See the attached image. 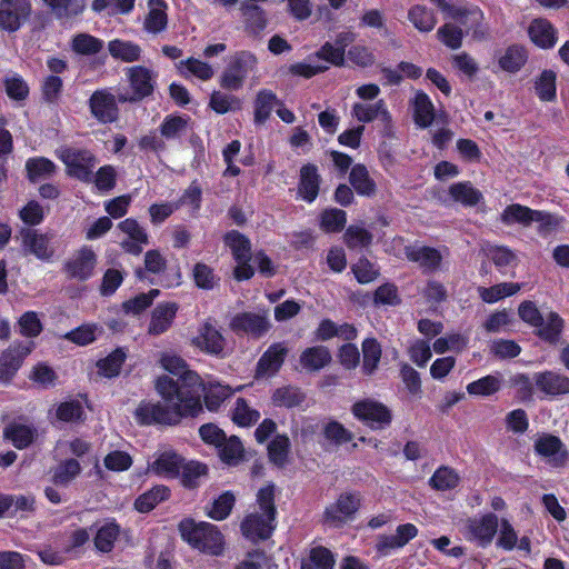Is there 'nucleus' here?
Segmentation results:
<instances>
[{"label":"nucleus","mask_w":569,"mask_h":569,"mask_svg":"<svg viewBox=\"0 0 569 569\" xmlns=\"http://www.w3.org/2000/svg\"><path fill=\"white\" fill-rule=\"evenodd\" d=\"M156 390L164 403L142 401L134 411V418L140 425H176L182 417H194L202 411L197 395L183 396L177 382L168 376L157 379Z\"/></svg>","instance_id":"nucleus-1"},{"label":"nucleus","mask_w":569,"mask_h":569,"mask_svg":"<svg viewBox=\"0 0 569 569\" xmlns=\"http://www.w3.org/2000/svg\"><path fill=\"white\" fill-rule=\"evenodd\" d=\"M442 13L447 22L437 31L438 39L450 49H458L462 44L465 32H472L476 39L485 38L487 29L482 27L483 13L477 7L466 6L453 0H429Z\"/></svg>","instance_id":"nucleus-2"},{"label":"nucleus","mask_w":569,"mask_h":569,"mask_svg":"<svg viewBox=\"0 0 569 569\" xmlns=\"http://www.w3.org/2000/svg\"><path fill=\"white\" fill-rule=\"evenodd\" d=\"M257 501L259 511L248 515L241 523L243 536L252 541L269 538L274 529L273 486L261 488Z\"/></svg>","instance_id":"nucleus-3"},{"label":"nucleus","mask_w":569,"mask_h":569,"mask_svg":"<svg viewBox=\"0 0 569 569\" xmlns=\"http://www.w3.org/2000/svg\"><path fill=\"white\" fill-rule=\"evenodd\" d=\"M179 531L186 542L204 553L220 556L224 550V538L212 523L184 519L179 525Z\"/></svg>","instance_id":"nucleus-4"},{"label":"nucleus","mask_w":569,"mask_h":569,"mask_svg":"<svg viewBox=\"0 0 569 569\" xmlns=\"http://www.w3.org/2000/svg\"><path fill=\"white\" fill-rule=\"evenodd\" d=\"M498 527L499 518L492 512H487L467 519L460 532L467 541L487 548L492 543Z\"/></svg>","instance_id":"nucleus-5"},{"label":"nucleus","mask_w":569,"mask_h":569,"mask_svg":"<svg viewBox=\"0 0 569 569\" xmlns=\"http://www.w3.org/2000/svg\"><path fill=\"white\" fill-rule=\"evenodd\" d=\"M160 365L166 371L179 377L180 383L176 382L178 390L184 393L183 396L197 395L198 401H201L202 388L200 377L188 369L182 358L177 355L163 353L160 358Z\"/></svg>","instance_id":"nucleus-6"},{"label":"nucleus","mask_w":569,"mask_h":569,"mask_svg":"<svg viewBox=\"0 0 569 569\" xmlns=\"http://www.w3.org/2000/svg\"><path fill=\"white\" fill-rule=\"evenodd\" d=\"M257 68V58L249 51H240L230 57L222 72L220 84L228 90H239L249 73Z\"/></svg>","instance_id":"nucleus-7"},{"label":"nucleus","mask_w":569,"mask_h":569,"mask_svg":"<svg viewBox=\"0 0 569 569\" xmlns=\"http://www.w3.org/2000/svg\"><path fill=\"white\" fill-rule=\"evenodd\" d=\"M20 239L24 256H33L41 261H51L54 257L57 241L53 234L24 228L20 231Z\"/></svg>","instance_id":"nucleus-8"},{"label":"nucleus","mask_w":569,"mask_h":569,"mask_svg":"<svg viewBox=\"0 0 569 569\" xmlns=\"http://www.w3.org/2000/svg\"><path fill=\"white\" fill-rule=\"evenodd\" d=\"M57 154L64 163L69 176L84 182L92 180V169L96 166V158L91 152L66 147L59 149Z\"/></svg>","instance_id":"nucleus-9"},{"label":"nucleus","mask_w":569,"mask_h":569,"mask_svg":"<svg viewBox=\"0 0 569 569\" xmlns=\"http://www.w3.org/2000/svg\"><path fill=\"white\" fill-rule=\"evenodd\" d=\"M351 412L356 419L375 430L386 428L392 420L388 407L370 398L356 401L351 407Z\"/></svg>","instance_id":"nucleus-10"},{"label":"nucleus","mask_w":569,"mask_h":569,"mask_svg":"<svg viewBox=\"0 0 569 569\" xmlns=\"http://www.w3.org/2000/svg\"><path fill=\"white\" fill-rule=\"evenodd\" d=\"M501 220L506 224L520 223L522 226H529L536 221L540 223L542 231H549L558 226V220L555 216L545 211L532 210L518 203L508 206L501 214Z\"/></svg>","instance_id":"nucleus-11"},{"label":"nucleus","mask_w":569,"mask_h":569,"mask_svg":"<svg viewBox=\"0 0 569 569\" xmlns=\"http://www.w3.org/2000/svg\"><path fill=\"white\" fill-rule=\"evenodd\" d=\"M224 243L231 250L237 262L234 277L237 280H248L253 276V267L249 263L250 241L240 232L232 230L224 236Z\"/></svg>","instance_id":"nucleus-12"},{"label":"nucleus","mask_w":569,"mask_h":569,"mask_svg":"<svg viewBox=\"0 0 569 569\" xmlns=\"http://www.w3.org/2000/svg\"><path fill=\"white\" fill-rule=\"evenodd\" d=\"M32 7L30 0L0 1V30L18 31L30 18Z\"/></svg>","instance_id":"nucleus-13"},{"label":"nucleus","mask_w":569,"mask_h":569,"mask_svg":"<svg viewBox=\"0 0 569 569\" xmlns=\"http://www.w3.org/2000/svg\"><path fill=\"white\" fill-rule=\"evenodd\" d=\"M182 468V458L172 449L156 451L148 462L147 472L164 479L177 478Z\"/></svg>","instance_id":"nucleus-14"},{"label":"nucleus","mask_w":569,"mask_h":569,"mask_svg":"<svg viewBox=\"0 0 569 569\" xmlns=\"http://www.w3.org/2000/svg\"><path fill=\"white\" fill-rule=\"evenodd\" d=\"M360 506V497L356 493H342L325 512L326 522L340 527L353 519Z\"/></svg>","instance_id":"nucleus-15"},{"label":"nucleus","mask_w":569,"mask_h":569,"mask_svg":"<svg viewBox=\"0 0 569 569\" xmlns=\"http://www.w3.org/2000/svg\"><path fill=\"white\" fill-rule=\"evenodd\" d=\"M123 236L120 240L121 248L131 254L138 256L142 252L143 246L149 243V236L146 229L133 218H127L118 224Z\"/></svg>","instance_id":"nucleus-16"},{"label":"nucleus","mask_w":569,"mask_h":569,"mask_svg":"<svg viewBox=\"0 0 569 569\" xmlns=\"http://www.w3.org/2000/svg\"><path fill=\"white\" fill-rule=\"evenodd\" d=\"M230 328L237 333L261 337L270 328L268 313L267 311L238 313L231 319Z\"/></svg>","instance_id":"nucleus-17"},{"label":"nucleus","mask_w":569,"mask_h":569,"mask_svg":"<svg viewBox=\"0 0 569 569\" xmlns=\"http://www.w3.org/2000/svg\"><path fill=\"white\" fill-rule=\"evenodd\" d=\"M127 76L133 93L132 96L120 94L118 97L119 101L126 102L140 100L153 91L154 76L151 70L141 66H136L128 69Z\"/></svg>","instance_id":"nucleus-18"},{"label":"nucleus","mask_w":569,"mask_h":569,"mask_svg":"<svg viewBox=\"0 0 569 569\" xmlns=\"http://www.w3.org/2000/svg\"><path fill=\"white\" fill-rule=\"evenodd\" d=\"M92 116L101 123H111L118 119L116 96L107 89L97 90L89 99Z\"/></svg>","instance_id":"nucleus-19"},{"label":"nucleus","mask_w":569,"mask_h":569,"mask_svg":"<svg viewBox=\"0 0 569 569\" xmlns=\"http://www.w3.org/2000/svg\"><path fill=\"white\" fill-rule=\"evenodd\" d=\"M191 343L202 352L219 356L224 350L226 339L211 322L206 321L199 327Z\"/></svg>","instance_id":"nucleus-20"},{"label":"nucleus","mask_w":569,"mask_h":569,"mask_svg":"<svg viewBox=\"0 0 569 569\" xmlns=\"http://www.w3.org/2000/svg\"><path fill=\"white\" fill-rule=\"evenodd\" d=\"M418 536V528L413 523L397 527L393 535H380L376 542V550L380 556H388L391 551L405 547Z\"/></svg>","instance_id":"nucleus-21"},{"label":"nucleus","mask_w":569,"mask_h":569,"mask_svg":"<svg viewBox=\"0 0 569 569\" xmlns=\"http://www.w3.org/2000/svg\"><path fill=\"white\" fill-rule=\"evenodd\" d=\"M536 452L548 463L560 467L568 460V453L561 440L552 435H541L535 441Z\"/></svg>","instance_id":"nucleus-22"},{"label":"nucleus","mask_w":569,"mask_h":569,"mask_svg":"<svg viewBox=\"0 0 569 569\" xmlns=\"http://www.w3.org/2000/svg\"><path fill=\"white\" fill-rule=\"evenodd\" d=\"M33 343L13 345L0 356V379L9 380L20 368L23 359L32 351Z\"/></svg>","instance_id":"nucleus-23"},{"label":"nucleus","mask_w":569,"mask_h":569,"mask_svg":"<svg viewBox=\"0 0 569 569\" xmlns=\"http://www.w3.org/2000/svg\"><path fill=\"white\" fill-rule=\"evenodd\" d=\"M288 349L283 343L271 345L258 361L256 376L269 378L274 376L281 368Z\"/></svg>","instance_id":"nucleus-24"},{"label":"nucleus","mask_w":569,"mask_h":569,"mask_svg":"<svg viewBox=\"0 0 569 569\" xmlns=\"http://www.w3.org/2000/svg\"><path fill=\"white\" fill-rule=\"evenodd\" d=\"M351 114L359 122L363 123L371 122L377 119L383 123L391 122V114L382 99L377 100L376 102H356L352 106Z\"/></svg>","instance_id":"nucleus-25"},{"label":"nucleus","mask_w":569,"mask_h":569,"mask_svg":"<svg viewBox=\"0 0 569 569\" xmlns=\"http://www.w3.org/2000/svg\"><path fill=\"white\" fill-rule=\"evenodd\" d=\"M499 536L497 540V546L503 550L510 551L517 548L520 551H525L526 553H530L531 551V542L529 537L523 536L518 539L517 531L508 519H501L499 521Z\"/></svg>","instance_id":"nucleus-26"},{"label":"nucleus","mask_w":569,"mask_h":569,"mask_svg":"<svg viewBox=\"0 0 569 569\" xmlns=\"http://www.w3.org/2000/svg\"><path fill=\"white\" fill-rule=\"evenodd\" d=\"M528 61V50L521 44H510L497 54V62L502 71L519 72Z\"/></svg>","instance_id":"nucleus-27"},{"label":"nucleus","mask_w":569,"mask_h":569,"mask_svg":"<svg viewBox=\"0 0 569 569\" xmlns=\"http://www.w3.org/2000/svg\"><path fill=\"white\" fill-rule=\"evenodd\" d=\"M97 263L94 252L88 248H81L67 263V270L73 278L86 280L93 273Z\"/></svg>","instance_id":"nucleus-28"},{"label":"nucleus","mask_w":569,"mask_h":569,"mask_svg":"<svg viewBox=\"0 0 569 569\" xmlns=\"http://www.w3.org/2000/svg\"><path fill=\"white\" fill-rule=\"evenodd\" d=\"M536 388L548 396L569 392V378L552 371L538 372L533 376Z\"/></svg>","instance_id":"nucleus-29"},{"label":"nucleus","mask_w":569,"mask_h":569,"mask_svg":"<svg viewBox=\"0 0 569 569\" xmlns=\"http://www.w3.org/2000/svg\"><path fill=\"white\" fill-rule=\"evenodd\" d=\"M177 311L178 305L174 302L158 305L152 311L148 332L152 336L166 332L171 327Z\"/></svg>","instance_id":"nucleus-30"},{"label":"nucleus","mask_w":569,"mask_h":569,"mask_svg":"<svg viewBox=\"0 0 569 569\" xmlns=\"http://www.w3.org/2000/svg\"><path fill=\"white\" fill-rule=\"evenodd\" d=\"M445 253H447L446 249L442 252L425 246H410L406 248V257L428 270L437 269Z\"/></svg>","instance_id":"nucleus-31"},{"label":"nucleus","mask_w":569,"mask_h":569,"mask_svg":"<svg viewBox=\"0 0 569 569\" xmlns=\"http://www.w3.org/2000/svg\"><path fill=\"white\" fill-rule=\"evenodd\" d=\"M530 40L539 48L550 49L556 44L557 31L546 19H535L528 29Z\"/></svg>","instance_id":"nucleus-32"},{"label":"nucleus","mask_w":569,"mask_h":569,"mask_svg":"<svg viewBox=\"0 0 569 569\" xmlns=\"http://www.w3.org/2000/svg\"><path fill=\"white\" fill-rule=\"evenodd\" d=\"M319 183L320 177L317 167L313 164L303 166L300 170L299 197L307 202L315 201L319 192Z\"/></svg>","instance_id":"nucleus-33"},{"label":"nucleus","mask_w":569,"mask_h":569,"mask_svg":"<svg viewBox=\"0 0 569 569\" xmlns=\"http://www.w3.org/2000/svg\"><path fill=\"white\" fill-rule=\"evenodd\" d=\"M167 6L162 0H149L148 13L144 18V29L150 33L163 31L168 23Z\"/></svg>","instance_id":"nucleus-34"},{"label":"nucleus","mask_w":569,"mask_h":569,"mask_svg":"<svg viewBox=\"0 0 569 569\" xmlns=\"http://www.w3.org/2000/svg\"><path fill=\"white\" fill-rule=\"evenodd\" d=\"M6 439L18 449L28 447L34 440L37 430L31 425L13 422L3 429Z\"/></svg>","instance_id":"nucleus-35"},{"label":"nucleus","mask_w":569,"mask_h":569,"mask_svg":"<svg viewBox=\"0 0 569 569\" xmlns=\"http://www.w3.org/2000/svg\"><path fill=\"white\" fill-rule=\"evenodd\" d=\"M330 361V351L323 346L307 348L300 355V365L303 369L309 371H318L325 368Z\"/></svg>","instance_id":"nucleus-36"},{"label":"nucleus","mask_w":569,"mask_h":569,"mask_svg":"<svg viewBox=\"0 0 569 569\" xmlns=\"http://www.w3.org/2000/svg\"><path fill=\"white\" fill-rule=\"evenodd\" d=\"M408 20L420 32L427 33L435 29L437 17L435 12L425 4H413L408 10Z\"/></svg>","instance_id":"nucleus-37"},{"label":"nucleus","mask_w":569,"mask_h":569,"mask_svg":"<svg viewBox=\"0 0 569 569\" xmlns=\"http://www.w3.org/2000/svg\"><path fill=\"white\" fill-rule=\"evenodd\" d=\"M503 383L501 373L488 375L467 385L466 389L470 396L490 397L497 393Z\"/></svg>","instance_id":"nucleus-38"},{"label":"nucleus","mask_w":569,"mask_h":569,"mask_svg":"<svg viewBox=\"0 0 569 569\" xmlns=\"http://www.w3.org/2000/svg\"><path fill=\"white\" fill-rule=\"evenodd\" d=\"M305 400L306 395L299 388L292 386L277 388L271 396L273 406L288 409L301 407Z\"/></svg>","instance_id":"nucleus-39"},{"label":"nucleus","mask_w":569,"mask_h":569,"mask_svg":"<svg viewBox=\"0 0 569 569\" xmlns=\"http://www.w3.org/2000/svg\"><path fill=\"white\" fill-rule=\"evenodd\" d=\"M562 328V318L558 313L549 311L542 316V321L536 327V330L541 339L556 342L561 335Z\"/></svg>","instance_id":"nucleus-40"},{"label":"nucleus","mask_w":569,"mask_h":569,"mask_svg":"<svg viewBox=\"0 0 569 569\" xmlns=\"http://www.w3.org/2000/svg\"><path fill=\"white\" fill-rule=\"evenodd\" d=\"M413 116L416 123L421 128L429 127L435 119V108L425 92H417L413 99Z\"/></svg>","instance_id":"nucleus-41"},{"label":"nucleus","mask_w":569,"mask_h":569,"mask_svg":"<svg viewBox=\"0 0 569 569\" xmlns=\"http://www.w3.org/2000/svg\"><path fill=\"white\" fill-rule=\"evenodd\" d=\"M177 67L182 76H193L202 81L210 80L214 74V69L212 66L194 58L182 60L178 63Z\"/></svg>","instance_id":"nucleus-42"},{"label":"nucleus","mask_w":569,"mask_h":569,"mask_svg":"<svg viewBox=\"0 0 569 569\" xmlns=\"http://www.w3.org/2000/svg\"><path fill=\"white\" fill-rule=\"evenodd\" d=\"M108 50L112 58L124 62L137 61L141 54V48L138 44L119 39L110 41Z\"/></svg>","instance_id":"nucleus-43"},{"label":"nucleus","mask_w":569,"mask_h":569,"mask_svg":"<svg viewBox=\"0 0 569 569\" xmlns=\"http://www.w3.org/2000/svg\"><path fill=\"white\" fill-rule=\"evenodd\" d=\"M60 19H69L82 13L84 0H42Z\"/></svg>","instance_id":"nucleus-44"},{"label":"nucleus","mask_w":569,"mask_h":569,"mask_svg":"<svg viewBox=\"0 0 569 569\" xmlns=\"http://www.w3.org/2000/svg\"><path fill=\"white\" fill-rule=\"evenodd\" d=\"M120 528L114 521H107L97 529L94 546L101 552H109L119 537Z\"/></svg>","instance_id":"nucleus-45"},{"label":"nucleus","mask_w":569,"mask_h":569,"mask_svg":"<svg viewBox=\"0 0 569 569\" xmlns=\"http://www.w3.org/2000/svg\"><path fill=\"white\" fill-rule=\"evenodd\" d=\"M521 284L517 282H502L490 288H479L481 299L487 303H495L502 298L511 297L520 291Z\"/></svg>","instance_id":"nucleus-46"},{"label":"nucleus","mask_w":569,"mask_h":569,"mask_svg":"<svg viewBox=\"0 0 569 569\" xmlns=\"http://www.w3.org/2000/svg\"><path fill=\"white\" fill-rule=\"evenodd\" d=\"M102 327L97 323H84L64 335V338L78 346L92 343L102 335Z\"/></svg>","instance_id":"nucleus-47"},{"label":"nucleus","mask_w":569,"mask_h":569,"mask_svg":"<svg viewBox=\"0 0 569 569\" xmlns=\"http://www.w3.org/2000/svg\"><path fill=\"white\" fill-rule=\"evenodd\" d=\"M169 496V490L166 486H156L149 491L140 495L134 502V507L139 512H149L158 503L166 500Z\"/></svg>","instance_id":"nucleus-48"},{"label":"nucleus","mask_w":569,"mask_h":569,"mask_svg":"<svg viewBox=\"0 0 569 569\" xmlns=\"http://www.w3.org/2000/svg\"><path fill=\"white\" fill-rule=\"evenodd\" d=\"M468 345V338L459 332H451L439 337L432 343V349L438 355L448 351L461 352Z\"/></svg>","instance_id":"nucleus-49"},{"label":"nucleus","mask_w":569,"mask_h":569,"mask_svg":"<svg viewBox=\"0 0 569 569\" xmlns=\"http://www.w3.org/2000/svg\"><path fill=\"white\" fill-rule=\"evenodd\" d=\"M83 415V402L77 399L63 401L54 409V418L62 422L80 421L82 420Z\"/></svg>","instance_id":"nucleus-50"},{"label":"nucleus","mask_w":569,"mask_h":569,"mask_svg":"<svg viewBox=\"0 0 569 569\" xmlns=\"http://www.w3.org/2000/svg\"><path fill=\"white\" fill-rule=\"evenodd\" d=\"M449 193L455 201L465 206H475L482 199V193L476 189L470 182L453 183Z\"/></svg>","instance_id":"nucleus-51"},{"label":"nucleus","mask_w":569,"mask_h":569,"mask_svg":"<svg viewBox=\"0 0 569 569\" xmlns=\"http://www.w3.org/2000/svg\"><path fill=\"white\" fill-rule=\"evenodd\" d=\"M336 559L333 553L325 547L310 550L309 559L302 562L301 569H333Z\"/></svg>","instance_id":"nucleus-52"},{"label":"nucleus","mask_w":569,"mask_h":569,"mask_svg":"<svg viewBox=\"0 0 569 569\" xmlns=\"http://www.w3.org/2000/svg\"><path fill=\"white\" fill-rule=\"evenodd\" d=\"M260 418V412L242 399H237L232 409V421L240 427H250Z\"/></svg>","instance_id":"nucleus-53"},{"label":"nucleus","mask_w":569,"mask_h":569,"mask_svg":"<svg viewBox=\"0 0 569 569\" xmlns=\"http://www.w3.org/2000/svg\"><path fill=\"white\" fill-rule=\"evenodd\" d=\"M362 371L366 375H372L380 362L381 347L376 339L368 338L362 342Z\"/></svg>","instance_id":"nucleus-54"},{"label":"nucleus","mask_w":569,"mask_h":569,"mask_svg":"<svg viewBox=\"0 0 569 569\" xmlns=\"http://www.w3.org/2000/svg\"><path fill=\"white\" fill-rule=\"evenodd\" d=\"M234 501L236 498L231 492L226 491L221 493L209 507H207V516L217 521L226 519L230 515L234 506Z\"/></svg>","instance_id":"nucleus-55"},{"label":"nucleus","mask_w":569,"mask_h":569,"mask_svg":"<svg viewBox=\"0 0 569 569\" xmlns=\"http://www.w3.org/2000/svg\"><path fill=\"white\" fill-rule=\"evenodd\" d=\"M349 180L359 194L371 196L375 192V182L370 179L365 166L357 164L352 167Z\"/></svg>","instance_id":"nucleus-56"},{"label":"nucleus","mask_w":569,"mask_h":569,"mask_svg":"<svg viewBox=\"0 0 569 569\" xmlns=\"http://www.w3.org/2000/svg\"><path fill=\"white\" fill-rule=\"evenodd\" d=\"M201 393L204 392V402L210 411L217 410L231 395L232 390L221 383H210L207 388L201 385Z\"/></svg>","instance_id":"nucleus-57"},{"label":"nucleus","mask_w":569,"mask_h":569,"mask_svg":"<svg viewBox=\"0 0 569 569\" xmlns=\"http://www.w3.org/2000/svg\"><path fill=\"white\" fill-rule=\"evenodd\" d=\"M126 360V353L122 349H117L104 359L97 362L98 371L107 378H113L119 375Z\"/></svg>","instance_id":"nucleus-58"},{"label":"nucleus","mask_w":569,"mask_h":569,"mask_svg":"<svg viewBox=\"0 0 569 569\" xmlns=\"http://www.w3.org/2000/svg\"><path fill=\"white\" fill-rule=\"evenodd\" d=\"M276 94L270 90L258 92L254 103V119L257 122H264L270 116L272 109L277 106Z\"/></svg>","instance_id":"nucleus-59"},{"label":"nucleus","mask_w":569,"mask_h":569,"mask_svg":"<svg viewBox=\"0 0 569 569\" xmlns=\"http://www.w3.org/2000/svg\"><path fill=\"white\" fill-rule=\"evenodd\" d=\"M29 179L32 181L42 180L54 173L56 166L47 158H32L26 163Z\"/></svg>","instance_id":"nucleus-60"},{"label":"nucleus","mask_w":569,"mask_h":569,"mask_svg":"<svg viewBox=\"0 0 569 569\" xmlns=\"http://www.w3.org/2000/svg\"><path fill=\"white\" fill-rule=\"evenodd\" d=\"M346 222V212L337 208L326 209L320 217V227L326 232L341 231Z\"/></svg>","instance_id":"nucleus-61"},{"label":"nucleus","mask_w":569,"mask_h":569,"mask_svg":"<svg viewBox=\"0 0 569 569\" xmlns=\"http://www.w3.org/2000/svg\"><path fill=\"white\" fill-rule=\"evenodd\" d=\"M219 456L227 465H237L243 456V446L237 437L224 439L219 447Z\"/></svg>","instance_id":"nucleus-62"},{"label":"nucleus","mask_w":569,"mask_h":569,"mask_svg":"<svg viewBox=\"0 0 569 569\" xmlns=\"http://www.w3.org/2000/svg\"><path fill=\"white\" fill-rule=\"evenodd\" d=\"M459 475L449 467H441L430 478V485L437 490L453 489L459 483Z\"/></svg>","instance_id":"nucleus-63"},{"label":"nucleus","mask_w":569,"mask_h":569,"mask_svg":"<svg viewBox=\"0 0 569 569\" xmlns=\"http://www.w3.org/2000/svg\"><path fill=\"white\" fill-rule=\"evenodd\" d=\"M192 276L197 287L203 290H211L219 282V278L214 273L213 269L202 262L194 264Z\"/></svg>","instance_id":"nucleus-64"}]
</instances>
